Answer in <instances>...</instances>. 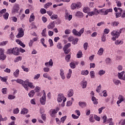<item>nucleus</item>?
Listing matches in <instances>:
<instances>
[{
	"label": "nucleus",
	"mask_w": 125,
	"mask_h": 125,
	"mask_svg": "<svg viewBox=\"0 0 125 125\" xmlns=\"http://www.w3.org/2000/svg\"><path fill=\"white\" fill-rule=\"evenodd\" d=\"M122 33V29H120L119 32L116 31V30H113L111 33V35L113 37L111 39L112 41H116V39H118L120 37V34Z\"/></svg>",
	"instance_id": "f257e3e1"
},
{
	"label": "nucleus",
	"mask_w": 125,
	"mask_h": 125,
	"mask_svg": "<svg viewBox=\"0 0 125 125\" xmlns=\"http://www.w3.org/2000/svg\"><path fill=\"white\" fill-rule=\"evenodd\" d=\"M62 100H63V103L62 105V106H65V103H64L66 102L67 99L64 97V95H63V94H59L58 95L57 101L58 102H62Z\"/></svg>",
	"instance_id": "f03ea898"
},
{
	"label": "nucleus",
	"mask_w": 125,
	"mask_h": 125,
	"mask_svg": "<svg viewBox=\"0 0 125 125\" xmlns=\"http://www.w3.org/2000/svg\"><path fill=\"white\" fill-rule=\"evenodd\" d=\"M83 5L81 2H78L77 3H72L70 6L71 9L75 10V9H79L82 7Z\"/></svg>",
	"instance_id": "7ed1b4c3"
},
{
	"label": "nucleus",
	"mask_w": 125,
	"mask_h": 125,
	"mask_svg": "<svg viewBox=\"0 0 125 125\" xmlns=\"http://www.w3.org/2000/svg\"><path fill=\"white\" fill-rule=\"evenodd\" d=\"M26 82H29V80H26L25 81H23V80L19 79L16 80V82L18 83H20L21 84H22L23 87H24L25 89H26V90H28V86L27 85V83H26Z\"/></svg>",
	"instance_id": "20e7f679"
},
{
	"label": "nucleus",
	"mask_w": 125,
	"mask_h": 125,
	"mask_svg": "<svg viewBox=\"0 0 125 125\" xmlns=\"http://www.w3.org/2000/svg\"><path fill=\"white\" fill-rule=\"evenodd\" d=\"M101 14L102 15H108L109 12H113V9L110 8L105 10V9H102L101 10Z\"/></svg>",
	"instance_id": "39448f33"
},
{
	"label": "nucleus",
	"mask_w": 125,
	"mask_h": 125,
	"mask_svg": "<svg viewBox=\"0 0 125 125\" xmlns=\"http://www.w3.org/2000/svg\"><path fill=\"white\" fill-rule=\"evenodd\" d=\"M19 33L16 36L17 39H20V38H22L24 37V30H23V28L22 27L19 28L18 29Z\"/></svg>",
	"instance_id": "423d86ee"
},
{
	"label": "nucleus",
	"mask_w": 125,
	"mask_h": 125,
	"mask_svg": "<svg viewBox=\"0 0 125 125\" xmlns=\"http://www.w3.org/2000/svg\"><path fill=\"white\" fill-rule=\"evenodd\" d=\"M6 55L4 54V49L0 48V60H5Z\"/></svg>",
	"instance_id": "0eeeda50"
},
{
	"label": "nucleus",
	"mask_w": 125,
	"mask_h": 125,
	"mask_svg": "<svg viewBox=\"0 0 125 125\" xmlns=\"http://www.w3.org/2000/svg\"><path fill=\"white\" fill-rule=\"evenodd\" d=\"M60 109L59 107H56V109H51L50 110V115L51 117L52 118H54L55 117V114H57L58 111H59Z\"/></svg>",
	"instance_id": "6e6552de"
},
{
	"label": "nucleus",
	"mask_w": 125,
	"mask_h": 125,
	"mask_svg": "<svg viewBox=\"0 0 125 125\" xmlns=\"http://www.w3.org/2000/svg\"><path fill=\"white\" fill-rule=\"evenodd\" d=\"M13 54L14 55H19L20 54V49L18 47L13 48Z\"/></svg>",
	"instance_id": "1a4fd4ad"
},
{
	"label": "nucleus",
	"mask_w": 125,
	"mask_h": 125,
	"mask_svg": "<svg viewBox=\"0 0 125 125\" xmlns=\"http://www.w3.org/2000/svg\"><path fill=\"white\" fill-rule=\"evenodd\" d=\"M20 9V7H19V5L16 4L14 6L13 8L12 9V12L15 13V12H18V10Z\"/></svg>",
	"instance_id": "9d476101"
},
{
	"label": "nucleus",
	"mask_w": 125,
	"mask_h": 125,
	"mask_svg": "<svg viewBox=\"0 0 125 125\" xmlns=\"http://www.w3.org/2000/svg\"><path fill=\"white\" fill-rule=\"evenodd\" d=\"M118 10H120V12H117L115 14L116 18H119L122 16V13H123V9L118 8Z\"/></svg>",
	"instance_id": "9b49d317"
},
{
	"label": "nucleus",
	"mask_w": 125,
	"mask_h": 125,
	"mask_svg": "<svg viewBox=\"0 0 125 125\" xmlns=\"http://www.w3.org/2000/svg\"><path fill=\"white\" fill-rule=\"evenodd\" d=\"M54 27H55V22L54 21L51 22L47 26L48 29L50 30H52Z\"/></svg>",
	"instance_id": "f8f14e48"
},
{
	"label": "nucleus",
	"mask_w": 125,
	"mask_h": 125,
	"mask_svg": "<svg viewBox=\"0 0 125 125\" xmlns=\"http://www.w3.org/2000/svg\"><path fill=\"white\" fill-rule=\"evenodd\" d=\"M46 101V97L42 96V97L40 98V103L42 105H45Z\"/></svg>",
	"instance_id": "ddd939ff"
},
{
	"label": "nucleus",
	"mask_w": 125,
	"mask_h": 125,
	"mask_svg": "<svg viewBox=\"0 0 125 125\" xmlns=\"http://www.w3.org/2000/svg\"><path fill=\"white\" fill-rule=\"evenodd\" d=\"M118 99L119 100L117 102V104H121L122 102H124V100H125V98L124 97V96L120 95Z\"/></svg>",
	"instance_id": "4468645a"
},
{
	"label": "nucleus",
	"mask_w": 125,
	"mask_h": 125,
	"mask_svg": "<svg viewBox=\"0 0 125 125\" xmlns=\"http://www.w3.org/2000/svg\"><path fill=\"white\" fill-rule=\"evenodd\" d=\"M60 75L62 79V80H65V74L64 73V70H63V69H60Z\"/></svg>",
	"instance_id": "2eb2a0df"
},
{
	"label": "nucleus",
	"mask_w": 125,
	"mask_h": 125,
	"mask_svg": "<svg viewBox=\"0 0 125 125\" xmlns=\"http://www.w3.org/2000/svg\"><path fill=\"white\" fill-rule=\"evenodd\" d=\"M81 85L82 86L83 88H85L86 85H87V82L86 81H82L81 83Z\"/></svg>",
	"instance_id": "dca6fc26"
},
{
	"label": "nucleus",
	"mask_w": 125,
	"mask_h": 125,
	"mask_svg": "<svg viewBox=\"0 0 125 125\" xmlns=\"http://www.w3.org/2000/svg\"><path fill=\"white\" fill-rule=\"evenodd\" d=\"M16 42H17V43H19L20 45H21V46H22V47H26V45L24 44V43L22 42V41H20V40L17 39L16 40Z\"/></svg>",
	"instance_id": "f3484780"
},
{
	"label": "nucleus",
	"mask_w": 125,
	"mask_h": 125,
	"mask_svg": "<svg viewBox=\"0 0 125 125\" xmlns=\"http://www.w3.org/2000/svg\"><path fill=\"white\" fill-rule=\"evenodd\" d=\"M28 112H29V110H28V109L26 108H23L21 110V115H25V114H28Z\"/></svg>",
	"instance_id": "a211bd4d"
},
{
	"label": "nucleus",
	"mask_w": 125,
	"mask_h": 125,
	"mask_svg": "<svg viewBox=\"0 0 125 125\" xmlns=\"http://www.w3.org/2000/svg\"><path fill=\"white\" fill-rule=\"evenodd\" d=\"M29 82H30V81L28 80V82H26V85L29 86V87H30V88H34L35 86L34 85L33 83H30Z\"/></svg>",
	"instance_id": "6ab92c4d"
},
{
	"label": "nucleus",
	"mask_w": 125,
	"mask_h": 125,
	"mask_svg": "<svg viewBox=\"0 0 125 125\" xmlns=\"http://www.w3.org/2000/svg\"><path fill=\"white\" fill-rule=\"evenodd\" d=\"M79 105L82 108H84V107H86V103L85 102H80L79 103Z\"/></svg>",
	"instance_id": "aec40b11"
},
{
	"label": "nucleus",
	"mask_w": 125,
	"mask_h": 125,
	"mask_svg": "<svg viewBox=\"0 0 125 125\" xmlns=\"http://www.w3.org/2000/svg\"><path fill=\"white\" fill-rule=\"evenodd\" d=\"M19 73H20V71L19 69H17L14 73H13V75L15 78H18L19 76Z\"/></svg>",
	"instance_id": "412c9836"
},
{
	"label": "nucleus",
	"mask_w": 125,
	"mask_h": 125,
	"mask_svg": "<svg viewBox=\"0 0 125 125\" xmlns=\"http://www.w3.org/2000/svg\"><path fill=\"white\" fill-rule=\"evenodd\" d=\"M76 16H77V17H80V18H82L83 17V14L82 12L78 11L76 14Z\"/></svg>",
	"instance_id": "4be33fe9"
},
{
	"label": "nucleus",
	"mask_w": 125,
	"mask_h": 125,
	"mask_svg": "<svg viewBox=\"0 0 125 125\" xmlns=\"http://www.w3.org/2000/svg\"><path fill=\"white\" fill-rule=\"evenodd\" d=\"M33 21H35V16L34 15V14H32L29 18V22L32 23Z\"/></svg>",
	"instance_id": "5701e85b"
},
{
	"label": "nucleus",
	"mask_w": 125,
	"mask_h": 125,
	"mask_svg": "<svg viewBox=\"0 0 125 125\" xmlns=\"http://www.w3.org/2000/svg\"><path fill=\"white\" fill-rule=\"evenodd\" d=\"M74 94V91L72 89H70L68 91L67 96L68 97H71Z\"/></svg>",
	"instance_id": "b1692460"
},
{
	"label": "nucleus",
	"mask_w": 125,
	"mask_h": 125,
	"mask_svg": "<svg viewBox=\"0 0 125 125\" xmlns=\"http://www.w3.org/2000/svg\"><path fill=\"white\" fill-rule=\"evenodd\" d=\"M104 52V49L103 48L101 47L99 49L98 54V55L101 56L103 55V53Z\"/></svg>",
	"instance_id": "393cba45"
},
{
	"label": "nucleus",
	"mask_w": 125,
	"mask_h": 125,
	"mask_svg": "<svg viewBox=\"0 0 125 125\" xmlns=\"http://www.w3.org/2000/svg\"><path fill=\"white\" fill-rule=\"evenodd\" d=\"M119 24H120L119 21H114L111 22V25L112 27H118V25H119Z\"/></svg>",
	"instance_id": "a878e982"
},
{
	"label": "nucleus",
	"mask_w": 125,
	"mask_h": 125,
	"mask_svg": "<svg viewBox=\"0 0 125 125\" xmlns=\"http://www.w3.org/2000/svg\"><path fill=\"white\" fill-rule=\"evenodd\" d=\"M83 11L84 13H88V12H90V9L89 7H85L83 8Z\"/></svg>",
	"instance_id": "bb28decb"
},
{
	"label": "nucleus",
	"mask_w": 125,
	"mask_h": 125,
	"mask_svg": "<svg viewBox=\"0 0 125 125\" xmlns=\"http://www.w3.org/2000/svg\"><path fill=\"white\" fill-rule=\"evenodd\" d=\"M92 101L94 104H98V99H97L94 96L92 97Z\"/></svg>",
	"instance_id": "cd10ccee"
},
{
	"label": "nucleus",
	"mask_w": 125,
	"mask_h": 125,
	"mask_svg": "<svg viewBox=\"0 0 125 125\" xmlns=\"http://www.w3.org/2000/svg\"><path fill=\"white\" fill-rule=\"evenodd\" d=\"M0 80L3 83H6L7 82V77H2L0 76Z\"/></svg>",
	"instance_id": "c85d7f7f"
},
{
	"label": "nucleus",
	"mask_w": 125,
	"mask_h": 125,
	"mask_svg": "<svg viewBox=\"0 0 125 125\" xmlns=\"http://www.w3.org/2000/svg\"><path fill=\"white\" fill-rule=\"evenodd\" d=\"M89 74L88 70H83L81 72V75H83L84 76H87Z\"/></svg>",
	"instance_id": "c756f323"
},
{
	"label": "nucleus",
	"mask_w": 125,
	"mask_h": 125,
	"mask_svg": "<svg viewBox=\"0 0 125 125\" xmlns=\"http://www.w3.org/2000/svg\"><path fill=\"white\" fill-rule=\"evenodd\" d=\"M51 5H52V3L51 2H49L44 5V7L46 9L47 8H48L49 6H51Z\"/></svg>",
	"instance_id": "7c9ffc66"
},
{
	"label": "nucleus",
	"mask_w": 125,
	"mask_h": 125,
	"mask_svg": "<svg viewBox=\"0 0 125 125\" xmlns=\"http://www.w3.org/2000/svg\"><path fill=\"white\" fill-rule=\"evenodd\" d=\"M89 121L90 122V123H94L95 122V120H94V117H93V115L91 114L89 116Z\"/></svg>",
	"instance_id": "2f4dec72"
},
{
	"label": "nucleus",
	"mask_w": 125,
	"mask_h": 125,
	"mask_svg": "<svg viewBox=\"0 0 125 125\" xmlns=\"http://www.w3.org/2000/svg\"><path fill=\"white\" fill-rule=\"evenodd\" d=\"M124 74H125V71H123L121 73H118V78L120 80H123V76H124Z\"/></svg>",
	"instance_id": "473e14b6"
},
{
	"label": "nucleus",
	"mask_w": 125,
	"mask_h": 125,
	"mask_svg": "<svg viewBox=\"0 0 125 125\" xmlns=\"http://www.w3.org/2000/svg\"><path fill=\"white\" fill-rule=\"evenodd\" d=\"M77 58H82L83 57V52L79 51L77 54Z\"/></svg>",
	"instance_id": "72a5a7b5"
},
{
	"label": "nucleus",
	"mask_w": 125,
	"mask_h": 125,
	"mask_svg": "<svg viewBox=\"0 0 125 125\" xmlns=\"http://www.w3.org/2000/svg\"><path fill=\"white\" fill-rule=\"evenodd\" d=\"M72 34H73L74 36H77L79 37V32L76 29H74L72 30Z\"/></svg>",
	"instance_id": "f704fd0d"
},
{
	"label": "nucleus",
	"mask_w": 125,
	"mask_h": 125,
	"mask_svg": "<svg viewBox=\"0 0 125 125\" xmlns=\"http://www.w3.org/2000/svg\"><path fill=\"white\" fill-rule=\"evenodd\" d=\"M95 10H96V9H95L94 11H92V12H89L87 14L88 15V16H93V15H95L96 13H95Z\"/></svg>",
	"instance_id": "c9c22d12"
},
{
	"label": "nucleus",
	"mask_w": 125,
	"mask_h": 125,
	"mask_svg": "<svg viewBox=\"0 0 125 125\" xmlns=\"http://www.w3.org/2000/svg\"><path fill=\"white\" fill-rule=\"evenodd\" d=\"M9 16V14L8 13L6 12L5 14H3V17L5 20H7L8 19V17Z\"/></svg>",
	"instance_id": "e433bc0d"
},
{
	"label": "nucleus",
	"mask_w": 125,
	"mask_h": 125,
	"mask_svg": "<svg viewBox=\"0 0 125 125\" xmlns=\"http://www.w3.org/2000/svg\"><path fill=\"white\" fill-rule=\"evenodd\" d=\"M78 42H79V39L78 38H75L72 41V44H74V45L75 44H77L78 43Z\"/></svg>",
	"instance_id": "4c0bfd02"
},
{
	"label": "nucleus",
	"mask_w": 125,
	"mask_h": 125,
	"mask_svg": "<svg viewBox=\"0 0 125 125\" xmlns=\"http://www.w3.org/2000/svg\"><path fill=\"white\" fill-rule=\"evenodd\" d=\"M35 95V91L31 90L29 93L28 96L29 97H33Z\"/></svg>",
	"instance_id": "58836bf2"
},
{
	"label": "nucleus",
	"mask_w": 125,
	"mask_h": 125,
	"mask_svg": "<svg viewBox=\"0 0 125 125\" xmlns=\"http://www.w3.org/2000/svg\"><path fill=\"white\" fill-rule=\"evenodd\" d=\"M106 71L105 70H101L99 71L98 74L100 76H103V75H104Z\"/></svg>",
	"instance_id": "ea45409f"
},
{
	"label": "nucleus",
	"mask_w": 125,
	"mask_h": 125,
	"mask_svg": "<svg viewBox=\"0 0 125 125\" xmlns=\"http://www.w3.org/2000/svg\"><path fill=\"white\" fill-rule=\"evenodd\" d=\"M90 75L92 79H93V78L95 77V73L94 71H91L90 72Z\"/></svg>",
	"instance_id": "a19ab883"
},
{
	"label": "nucleus",
	"mask_w": 125,
	"mask_h": 125,
	"mask_svg": "<svg viewBox=\"0 0 125 125\" xmlns=\"http://www.w3.org/2000/svg\"><path fill=\"white\" fill-rule=\"evenodd\" d=\"M83 32H84V28H83L81 29L80 31H79V37H81L83 34Z\"/></svg>",
	"instance_id": "79ce46f5"
},
{
	"label": "nucleus",
	"mask_w": 125,
	"mask_h": 125,
	"mask_svg": "<svg viewBox=\"0 0 125 125\" xmlns=\"http://www.w3.org/2000/svg\"><path fill=\"white\" fill-rule=\"evenodd\" d=\"M57 47L58 48V49H62V48L63 47L62 46V44L61 42H59L57 44Z\"/></svg>",
	"instance_id": "37998d69"
},
{
	"label": "nucleus",
	"mask_w": 125,
	"mask_h": 125,
	"mask_svg": "<svg viewBox=\"0 0 125 125\" xmlns=\"http://www.w3.org/2000/svg\"><path fill=\"white\" fill-rule=\"evenodd\" d=\"M21 60H22V57L19 56L15 59V60H14V62H19V61H21Z\"/></svg>",
	"instance_id": "c03bdc74"
},
{
	"label": "nucleus",
	"mask_w": 125,
	"mask_h": 125,
	"mask_svg": "<svg viewBox=\"0 0 125 125\" xmlns=\"http://www.w3.org/2000/svg\"><path fill=\"white\" fill-rule=\"evenodd\" d=\"M65 59L66 62H69V61H70V59H71V55H66L65 57Z\"/></svg>",
	"instance_id": "a18cd8bd"
},
{
	"label": "nucleus",
	"mask_w": 125,
	"mask_h": 125,
	"mask_svg": "<svg viewBox=\"0 0 125 125\" xmlns=\"http://www.w3.org/2000/svg\"><path fill=\"white\" fill-rule=\"evenodd\" d=\"M71 69H75L76 68V64H75V62H72L69 64Z\"/></svg>",
	"instance_id": "49530a36"
},
{
	"label": "nucleus",
	"mask_w": 125,
	"mask_h": 125,
	"mask_svg": "<svg viewBox=\"0 0 125 125\" xmlns=\"http://www.w3.org/2000/svg\"><path fill=\"white\" fill-rule=\"evenodd\" d=\"M113 83L116 84V85H119V83H121V82L120 80H118L117 79H114L113 80Z\"/></svg>",
	"instance_id": "de8ad7c7"
},
{
	"label": "nucleus",
	"mask_w": 125,
	"mask_h": 125,
	"mask_svg": "<svg viewBox=\"0 0 125 125\" xmlns=\"http://www.w3.org/2000/svg\"><path fill=\"white\" fill-rule=\"evenodd\" d=\"M71 46V43H68L67 44L64 46L63 49H68L69 47Z\"/></svg>",
	"instance_id": "09e8293b"
},
{
	"label": "nucleus",
	"mask_w": 125,
	"mask_h": 125,
	"mask_svg": "<svg viewBox=\"0 0 125 125\" xmlns=\"http://www.w3.org/2000/svg\"><path fill=\"white\" fill-rule=\"evenodd\" d=\"M123 43H124V42L122 41H119V40H117L115 42V44H116V45H119V44H123Z\"/></svg>",
	"instance_id": "8fccbe9b"
},
{
	"label": "nucleus",
	"mask_w": 125,
	"mask_h": 125,
	"mask_svg": "<svg viewBox=\"0 0 125 125\" xmlns=\"http://www.w3.org/2000/svg\"><path fill=\"white\" fill-rule=\"evenodd\" d=\"M66 119H67V116H64L63 117H62L61 119V123H62V124H63V123L65 122V121L66 120Z\"/></svg>",
	"instance_id": "3c124183"
},
{
	"label": "nucleus",
	"mask_w": 125,
	"mask_h": 125,
	"mask_svg": "<svg viewBox=\"0 0 125 125\" xmlns=\"http://www.w3.org/2000/svg\"><path fill=\"white\" fill-rule=\"evenodd\" d=\"M40 12L41 14H45V13H46V10H45L44 8H42L40 10Z\"/></svg>",
	"instance_id": "603ef678"
},
{
	"label": "nucleus",
	"mask_w": 125,
	"mask_h": 125,
	"mask_svg": "<svg viewBox=\"0 0 125 125\" xmlns=\"http://www.w3.org/2000/svg\"><path fill=\"white\" fill-rule=\"evenodd\" d=\"M45 33H46V28H45L42 30V35L43 37H46V34H45Z\"/></svg>",
	"instance_id": "864d4df0"
},
{
	"label": "nucleus",
	"mask_w": 125,
	"mask_h": 125,
	"mask_svg": "<svg viewBox=\"0 0 125 125\" xmlns=\"http://www.w3.org/2000/svg\"><path fill=\"white\" fill-rule=\"evenodd\" d=\"M7 120V118L4 117V118H2V116L1 114H0V122H4Z\"/></svg>",
	"instance_id": "5fc2aeb1"
},
{
	"label": "nucleus",
	"mask_w": 125,
	"mask_h": 125,
	"mask_svg": "<svg viewBox=\"0 0 125 125\" xmlns=\"http://www.w3.org/2000/svg\"><path fill=\"white\" fill-rule=\"evenodd\" d=\"M63 50L64 51L65 54H68L71 51L70 49H68V50H67V49H63Z\"/></svg>",
	"instance_id": "6e6d98bb"
},
{
	"label": "nucleus",
	"mask_w": 125,
	"mask_h": 125,
	"mask_svg": "<svg viewBox=\"0 0 125 125\" xmlns=\"http://www.w3.org/2000/svg\"><path fill=\"white\" fill-rule=\"evenodd\" d=\"M50 18L52 20H54V19H57L58 18V16L57 15H53Z\"/></svg>",
	"instance_id": "4d7b16f0"
},
{
	"label": "nucleus",
	"mask_w": 125,
	"mask_h": 125,
	"mask_svg": "<svg viewBox=\"0 0 125 125\" xmlns=\"http://www.w3.org/2000/svg\"><path fill=\"white\" fill-rule=\"evenodd\" d=\"M103 124H105V123L107 122V116L104 115L103 117Z\"/></svg>",
	"instance_id": "13d9d810"
},
{
	"label": "nucleus",
	"mask_w": 125,
	"mask_h": 125,
	"mask_svg": "<svg viewBox=\"0 0 125 125\" xmlns=\"http://www.w3.org/2000/svg\"><path fill=\"white\" fill-rule=\"evenodd\" d=\"M7 53V54H13V49H9Z\"/></svg>",
	"instance_id": "bf43d9fd"
},
{
	"label": "nucleus",
	"mask_w": 125,
	"mask_h": 125,
	"mask_svg": "<svg viewBox=\"0 0 125 125\" xmlns=\"http://www.w3.org/2000/svg\"><path fill=\"white\" fill-rule=\"evenodd\" d=\"M102 42H106V36L104 34L102 36Z\"/></svg>",
	"instance_id": "052dcab7"
},
{
	"label": "nucleus",
	"mask_w": 125,
	"mask_h": 125,
	"mask_svg": "<svg viewBox=\"0 0 125 125\" xmlns=\"http://www.w3.org/2000/svg\"><path fill=\"white\" fill-rule=\"evenodd\" d=\"M41 118L43 121H45L46 120V114H42Z\"/></svg>",
	"instance_id": "680f3d73"
},
{
	"label": "nucleus",
	"mask_w": 125,
	"mask_h": 125,
	"mask_svg": "<svg viewBox=\"0 0 125 125\" xmlns=\"http://www.w3.org/2000/svg\"><path fill=\"white\" fill-rule=\"evenodd\" d=\"M87 46H88V43L85 42L83 44V48L85 50H86L87 49Z\"/></svg>",
	"instance_id": "e2e57ef3"
},
{
	"label": "nucleus",
	"mask_w": 125,
	"mask_h": 125,
	"mask_svg": "<svg viewBox=\"0 0 125 125\" xmlns=\"http://www.w3.org/2000/svg\"><path fill=\"white\" fill-rule=\"evenodd\" d=\"M40 77H41L40 74H37V75H35L34 79V80H39L40 78Z\"/></svg>",
	"instance_id": "0e129e2a"
},
{
	"label": "nucleus",
	"mask_w": 125,
	"mask_h": 125,
	"mask_svg": "<svg viewBox=\"0 0 125 125\" xmlns=\"http://www.w3.org/2000/svg\"><path fill=\"white\" fill-rule=\"evenodd\" d=\"M21 68L24 71V72H29V68H25V66L22 65Z\"/></svg>",
	"instance_id": "69168bd1"
},
{
	"label": "nucleus",
	"mask_w": 125,
	"mask_h": 125,
	"mask_svg": "<svg viewBox=\"0 0 125 125\" xmlns=\"http://www.w3.org/2000/svg\"><path fill=\"white\" fill-rule=\"evenodd\" d=\"M19 108H15V109H14L13 110V113L14 114H18L19 113Z\"/></svg>",
	"instance_id": "338daca9"
},
{
	"label": "nucleus",
	"mask_w": 125,
	"mask_h": 125,
	"mask_svg": "<svg viewBox=\"0 0 125 125\" xmlns=\"http://www.w3.org/2000/svg\"><path fill=\"white\" fill-rule=\"evenodd\" d=\"M104 109H105V106H103L101 108H99L98 109L99 114H101V113H102V110H104Z\"/></svg>",
	"instance_id": "774afa93"
}]
</instances>
